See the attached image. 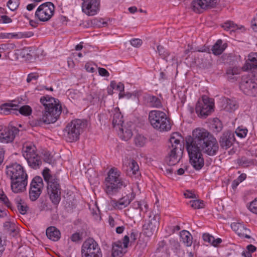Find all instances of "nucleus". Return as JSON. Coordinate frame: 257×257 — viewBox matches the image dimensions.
Listing matches in <instances>:
<instances>
[{"instance_id":"nucleus-51","label":"nucleus","mask_w":257,"mask_h":257,"mask_svg":"<svg viewBox=\"0 0 257 257\" xmlns=\"http://www.w3.org/2000/svg\"><path fill=\"white\" fill-rule=\"evenodd\" d=\"M92 24L98 27H101L106 25V22L102 19H95L92 21Z\"/></svg>"},{"instance_id":"nucleus-47","label":"nucleus","mask_w":257,"mask_h":257,"mask_svg":"<svg viewBox=\"0 0 257 257\" xmlns=\"http://www.w3.org/2000/svg\"><path fill=\"white\" fill-rule=\"evenodd\" d=\"M247 132L248 131L246 128L239 126L236 129L235 133L238 137L243 138L246 136Z\"/></svg>"},{"instance_id":"nucleus-41","label":"nucleus","mask_w":257,"mask_h":257,"mask_svg":"<svg viewBox=\"0 0 257 257\" xmlns=\"http://www.w3.org/2000/svg\"><path fill=\"white\" fill-rule=\"evenodd\" d=\"M238 164L243 167H248L254 163L253 160H250L245 157H241L237 160Z\"/></svg>"},{"instance_id":"nucleus-50","label":"nucleus","mask_w":257,"mask_h":257,"mask_svg":"<svg viewBox=\"0 0 257 257\" xmlns=\"http://www.w3.org/2000/svg\"><path fill=\"white\" fill-rule=\"evenodd\" d=\"M0 200H1L8 207H9L11 205V203L10 202L8 197L4 193L3 191L1 190H0Z\"/></svg>"},{"instance_id":"nucleus-38","label":"nucleus","mask_w":257,"mask_h":257,"mask_svg":"<svg viewBox=\"0 0 257 257\" xmlns=\"http://www.w3.org/2000/svg\"><path fill=\"white\" fill-rule=\"evenodd\" d=\"M240 70L237 67L229 68L227 69L226 75L228 79H233L235 75L239 73Z\"/></svg>"},{"instance_id":"nucleus-58","label":"nucleus","mask_w":257,"mask_h":257,"mask_svg":"<svg viewBox=\"0 0 257 257\" xmlns=\"http://www.w3.org/2000/svg\"><path fill=\"white\" fill-rule=\"evenodd\" d=\"M98 73L99 75L102 76L108 77L109 75V73L108 71L103 68H98Z\"/></svg>"},{"instance_id":"nucleus-57","label":"nucleus","mask_w":257,"mask_h":257,"mask_svg":"<svg viewBox=\"0 0 257 257\" xmlns=\"http://www.w3.org/2000/svg\"><path fill=\"white\" fill-rule=\"evenodd\" d=\"M170 242L171 244L172 248L173 249L177 250L180 249V244L177 241H176L174 239H172L170 240Z\"/></svg>"},{"instance_id":"nucleus-29","label":"nucleus","mask_w":257,"mask_h":257,"mask_svg":"<svg viewBox=\"0 0 257 257\" xmlns=\"http://www.w3.org/2000/svg\"><path fill=\"white\" fill-rule=\"evenodd\" d=\"M123 122V116L121 114V112L119 111V109L118 108H115L114 109L112 119V123L113 126L115 127L116 125L118 127L122 126Z\"/></svg>"},{"instance_id":"nucleus-2","label":"nucleus","mask_w":257,"mask_h":257,"mask_svg":"<svg viewBox=\"0 0 257 257\" xmlns=\"http://www.w3.org/2000/svg\"><path fill=\"white\" fill-rule=\"evenodd\" d=\"M40 101L44 107L40 121L46 124L55 122L61 113V106L57 101L58 100L49 96H46L42 97Z\"/></svg>"},{"instance_id":"nucleus-23","label":"nucleus","mask_w":257,"mask_h":257,"mask_svg":"<svg viewBox=\"0 0 257 257\" xmlns=\"http://www.w3.org/2000/svg\"><path fill=\"white\" fill-rule=\"evenodd\" d=\"M231 227L239 236L246 238H250V236L248 235V233L250 232L249 230L245 227L243 224L240 223L233 222L231 223Z\"/></svg>"},{"instance_id":"nucleus-19","label":"nucleus","mask_w":257,"mask_h":257,"mask_svg":"<svg viewBox=\"0 0 257 257\" xmlns=\"http://www.w3.org/2000/svg\"><path fill=\"white\" fill-rule=\"evenodd\" d=\"M188 153L190 162L192 166L197 170L201 169L204 166V159L202 157L200 150H187Z\"/></svg>"},{"instance_id":"nucleus-56","label":"nucleus","mask_w":257,"mask_h":257,"mask_svg":"<svg viewBox=\"0 0 257 257\" xmlns=\"http://www.w3.org/2000/svg\"><path fill=\"white\" fill-rule=\"evenodd\" d=\"M12 22V19L7 16L3 15L0 17V23L8 24Z\"/></svg>"},{"instance_id":"nucleus-25","label":"nucleus","mask_w":257,"mask_h":257,"mask_svg":"<svg viewBox=\"0 0 257 257\" xmlns=\"http://www.w3.org/2000/svg\"><path fill=\"white\" fill-rule=\"evenodd\" d=\"M144 98L146 104L149 106L157 108L162 106L160 99L155 96L147 94Z\"/></svg>"},{"instance_id":"nucleus-59","label":"nucleus","mask_w":257,"mask_h":257,"mask_svg":"<svg viewBox=\"0 0 257 257\" xmlns=\"http://www.w3.org/2000/svg\"><path fill=\"white\" fill-rule=\"evenodd\" d=\"M116 89H117L118 91H120V93L119 94V97L121 98L122 97L121 94V92L124 91V85L123 83L121 82H119L116 86L115 88Z\"/></svg>"},{"instance_id":"nucleus-39","label":"nucleus","mask_w":257,"mask_h":257,"mask_svg":"<svg viewBox=\"0 0 257 257\" xmlns=\"http://www.w3.org/2000/svg\"><path fill=\"white\" fill-rule=\"evenodd\" d=\"M146 142V138L141 135H137L134 138V143L137 147H143Z\"/></svg>"},{"instance_id":"nucleus-22","label":"nucleus","mask_w":257,"mask_h":257,"mask_svg":"<svg viewBox=\"0 0 257 257\" xmlns=\"http://www.w3.org/2000/svg\"><path fill=\"white\" fill-rule=\"evenodd\" d=\"M235 140L234 134L230 131L223 133L220 137L219 142L220 147L225 150L230 148Z\"/></svg>"},{"instance_id":"nucleus-28","label":"nucleus","mask_w":257,"mask_h":257,"mask_svg":"<svg viewBox=\"0 0 257 257\" xmlns=\"http://www.w3.org/2000/svg\"><path fill=\"white\" fill-rule=\"evenodd\" d=\"M47 237L53 240L57 241L60 237V232L54 226H50L46 229V232Z\"/></svg>"},{"instance_id":"nucleus-11","label":"nucleus","mask_w":257,"mask_h":257,"mask_svg":"<svg viewBox=\"0 0 257 257\" xmlns=\"http://www.w3.org/2000/svg\"><path fill=\"white\" fill-rule=\"evenodd\" d=\"M214 103L212 99L207 96H202L198 101L195 108L196 113L201 117H206L213 110Z\"/></svg>"},{"instance_id":"nucleus-43","label":"nucleus","mask_w":257,"mask_h":257,"mask_svg":"<svg viewBox=\"0 0 257 257\" xmlns=\"http://www.w3.org/2000/svg\"><path fill=\"white\" fill-rule=\"evenodd\" d=\"M212 129L214 133H218L222 129V125L221 122L218 119L214 120L212 124Z\"/></svg>"},{"instance_id":"nucleus-62","label":"nucleus","mask_w":257,"mask_h":257,"mask_svg":"<svg viewBox=\"0 0 257 257\" xmlns=\"http://www.w3.org/2000/svg\"><path fill=\"white\" fill-rule=\"evenodd\" d=\"M38 78V76L31 73L28 75V77L27 78V82L29 83L33 79L36 80Z\"/></svg>"},{"instance_id":"nucleus-60","label":"nucleus","mask_w":257,"mask_h":257,"mask_svg":"<svg viewBox=\"0 0 257 257\" xmlns=\"http://www.w3.org/2000/svg\"><path fill=\"white\" fill-rule=\"evenodd\" d=\"M184 195L186 198H196L195 194L193 193L192 191L189 190H186L184 193Z\"/></svg>"},{"instance_id":"nucleus-34","label":"nucleus","mask_w":257,"mask_h":257,"mask_svg":"<svg viewBox=\"0 0 257 257\" xmlns=\"http://www.w3.org/2000/svg\"><path fill=\"white\" fill-rule=\"evenodd\" d=\"M118 128L119 130V135H120V137L122 140L126 141L132 138L133 136V133L131 128L126 127H123L122 126H119Z\"/></svg>"},{"instance_id":"nucleus-54","label":"nucleus","mask_w":257,"mask_h":257,"mask_svg":"<svg viewBox=\"0 0 257 257\" xmlns=\"http://www.w3.org/2000/svg\"><path fill=\"white\" fill-rule=\"evenodd\" d=\"M130 43L133 46L139 47L142 45L143 42L140 39H133L130 41Z\"/></svg>"},{"instance_id":"nucleus-30","label":"nucleus","mask_w":257,"mask_h":257,"mask_svg":"<svg viewBox=\"0 0 257 257\" xmlns=\"http://www.w3.org/2000/svg\"><path fill=\"white\" fill-rule=\"evenodd\" d=\"M124 248L121 246V243L120 241H117L114 242L112 245V255L113 257H120L123 253L125 252L124 251Z\"/></svg>"},{"instance_id":"nucleus-37","label":"nucleus","mask_w":257,"mask_h":257,"mask_svg":"<svg viewBox=\"0 0 257 257\" xmlns=\"http://www.w3.org/2000/svg\"><path fill=\"white\" fill-rule=\"evenodd\" d=\"M248 60L251 63H247V69L251 70L252 68H257V53H254L252 55H249Z\"/></svg>"},{"instance_id":"nucleus-16","label":"nucleus","mask_w":257,"mask_h":257,"mask_svg":"<svg viewBox=\"0 0 257 257\" xmlns=\"http://www.w3.org/2000/svg\"><path fill=\"white\" fill-rule=\"evenodd\" d=\"M160 216L155 214L153 217L149 216L148 220L143 225L144 233L147 236H151L155 232H156L159 226Z\"/></svg>"},{"instance_id":"nucleus-52","label":"nucleus","mask_w":257,"mask_h":257,"mask_svg":"<svg viewBox=\"0 0 257 257\" xmlns=\"http://www.w3.org/2000/svg\"><path fill=\"white\" fill-rule=\"evenodd\" d=\"M203 239L206 242L212 244V242L214 241V237L209 233H204L202 235Z\"/></svg>"},{"instance_id":"nucleus-55","label":"nucleus","mask_w":257,"mask_h":257,"mask_svg":"<svg viewBox=\"0 0 257 257\" xmlns=\"http://www.w3.org/2000/svg\"><path fill=\"white\" fill-rule=\"evenodd\" d=\"M119 241L121 243V246H122L123 245L124 249H125L127 247L128 244L130 241L129 237L127 235H125L123 238L122 239V241Z\"/></svg>"},{"instance_id":"nucleus-31","label":"nucleus","mask_w":257,"mask_h":257,"mask_svg":"<svg viewBox=\"0 0 257 257\" xmlns=\"http://www.w3.org/2000/svg\"><path fill=\"white\" fill-rule=\"evenodd\" d=\"M32 50L30 47L24 48L22 50L15 51V54L20 56L26 60H31L32 58Z\"/></svg>"},{"instance_id":"nucleus-3","label":"nucleus","mask_w":257,"mask_h":257,"mask_svg":"<svg viewBox=\"0 0 257 257\" xmlns=\"http://www.w3.org/2000/svg\"><path fill=\"white\" fill-rule=\"evenodd\" d=\"M121 172L116 168H111L107 173L104 182V189L109 196L118 193L120 190L126 186V182L122 178Z\"/></svg>"},{"instance_id":"nucleus-4","label":"nucleus","mask_w":257,"mask_h":257,"mask_svg":"<svg viewBox=\"0 0 257 257\" xmlns=\"http://www.w3.org/2000/svg\"><path fill=\"white\" fill-rule=\"evenodd\" d=\"M181 139L182 136L177 132L173 133L171 136L165 159L166 163L169 166L177 164L182 157L184 146L181 143Z\"/></svg>"},{"instance_id":"nucleus-15","label":"nucleus","mask_w":257,"mask_h":257,"mask_svg":"<svg viewBox=\"0 0 257 257\" xmlns=\"http://www.w3.org/2000/svg\"><path fill=\"white\" fill-rule=\"evenodd\" d=\"M219 3V0H193L191 7L194 12L201 13L203 10L215 8Z\"/></svg>"},{"instance_id":"nucleus-12","label":"nucleus","mask_w":257,"mask_h":257,"mask_svg":"<svg viewBox=\"0 0 257 257\" xmlns=\"http://www.w3.org/2000/svg\"><path fill=\"white\" fill-rule=\"evenodd\" d=\"M240 88L247 95L255 96L257 94V79L254 76H243Z\"/></svg>"},{"instance_id":"nucleus-53","label":"nucleus","mask_w":257,"mask_h":257,"mask_svg":"<svg viewBox=\"0 0 257 257\" xmlns=\"http://www.w3.org/2000/svg\"><path fill=\"white\" fill-rule=\"evenodd\" d=\"M82 236L79 233H73L70 239L73 242H77L79 241H80L82 239Z\"/></svg>"},{"instance_id":"nucleus-45","label":"nucleus","mask_w":257,"mask_h":257,"mask_svg":"<svg viewBox=\"0 0 257 257\" xmlns=\"http://www.w3.org/2000/svg\"><path fill=\"white\" fill-rule=\"evenodd\" d=\"M130 171L132 172V173L134 175H138L139 174V166L137 163L134 161L132 160L129 166Z\"/></svg>"},{"instance_id":"nucleus-18","label":"nucleus","mask_w":257,"mask_h":257,"mask_svg":"<svg viewBox=\"0 0 257 257\" xmlns=\"http://www.w3.org/2000/svg\"><path fill=\"white\" fill-rule=\"evenodd\" d=\"M136 194L131 190L128 193L123 195L118 200L112 199L110 204L115 210H121L126 207L135 198Z\"/></svg>"},{"instance_id":"nucleus-36","label":"nucleus","mask_w":257,"mask_h":257,"mask_svg":"<svg viewBox=\"0 0 257 257\" xmlns=\"http://www.w3.org/2000/svg\"><path fill=\"white\" fill-rule=\"evenodd\" d=\"M221 27L225 30L230 31V34H231L232 32H234L239 29H241V28H239L237 25L235 24L232 21H227L224 23Z\"/></svg>"},{"instance_id":"nucleus-24","label":"nucleus","mask_w":257,"mask_h":257,"mask_svg":"<svg viewBox=\"0 0 257 257\" xmlns=\"http://www.w3.org/2000/svg\"><path fill=\"white\" fill-rule=\"evenodd\" d=\"M221 102L222 108L226 111H233L238 107V105L235 100L227 98H223Z\"/></svg>"},{"instance_id":"nucleus-27","label":"nucleus","mask_w":257,"mask_h":257,"mask_svg":"<svg viewBox=\"0 0 257 257\" xmlns=\"http://www.w3.org/2000/svg\"><path fill=\"white\" fill-rule=\"evenodd\" d=\"M221 40H218L215 44L212 46L211 51L215 55H219L222 53L227 46L226 43L222 44Z\"/></svg>"},{"instance_id":"nucleus-46","label":"nucleus","mask_w":257,"mask_h":257,"mask_svg":"<svg viewBox=\"0 0 257 257\" xmlns=\"http://www.w3.org/2000/svg\"><path fill=\"white\" fill-rule=\"evenodd\" d=\"M191 206L194 209L202 208L204 206L203 202L200 200H193L190 202Z\"/></svg>"},{"instance_id":"nucleus-26","label":"nucleus","mask_w":257,"mask_h":257,"mask_svg":"<svg viewBox=\"0 0 257 257\" xmlns=\"http://www.w3.org/2000/svg\"><path fill=\"white\" fill-rule=\"evenodd\" d=\"M18 106L12 103H5L0 106L1 113L7 115L11 113H17Z\"/></svg>"},{"instance_id":"nucleus-1","label":"nucleus","mask_w":257,"mask_h":257,"mask_svg":"<svg viewBox=\"0 0 257 257\" xmlns=\"http://www.w3.org/2000/svg\"><path fill=\"white\" fill-rule=\"evenodd\" d=\"M6 173L11 179V187L15 193H20L26 190L28 184V175L24 167L17 163L7 166Z\"/></svg>"},{"instance_id":"nucleus-17","label":"nucleus","mask_w":257,"mask_h":257,"mask_svg":"<svg viewBox=\"0 0 257 257\" xmlns=\"http://www.w3.org/2000/svg\"><path fill=\"white\" fill-rule=\"evenodd\" d=\"M43 187L42 178L40 176H36L33 178L31 183L29 191V197L32 201H36L42 193Z\"/></svg>"},{"instance_id":"nucleus-21","label":"nucleus","mask_w":257,"mask_h":257,"mask_svg":"<svg viewBox=\"0 0 257 257\" xmlns=\"http://www.w3.org/2000/svg\"><path fill=\"white\" fill-rule=\"evenodd\" d=\"M218 144L216 139L213 136H210L209 140L201 147L200 151L209 155H216L218 150Z\"/></svg>"},{"instance_id":"nucleus-64","label":"nucleus","mask_w":257,"mask_h":257,"mask_svg":"<svg viewBox=\"0 0 257 257\" xmlns=\"http://www.w3.org/2000/svg\"><path fill=\"white\" fill-rule=\"evenodd\" d=\"M251 23L252 29L257 32V14Z\"/></svg>"},{"instance_id":"nucleus-32","label":"nucleus","mask_w":257,"mask_h":257,"mask_svg":"<svg viewBox=\"0 0 257 257\" xmlns=\"http://www.w3.org/2000/svg\"><path fill=\"white\" fill-rule=\"evenodd\" d=\"M32 36L31 33H0V39H10L12 38H28Z\"/></svg>"},{"instance_id":"nucleus-13","label":"nucleus","mask_w":257,"mask_h":257,"mask_svg":"<svg viewBox=\"0 0 257 257\" xmlns=\"http://www.w3.org/2000/svg\"><path fill=\"white\" fill-rule=\"evenodd\" d=\"M54 10L55 6L52 3H45L38 7L35 13V16L40 21H48L53 16Z\"/></svg>"},{"instance_id":"nucleus-42","label":"nucleus","mask_w":257,"mask_h":257,"mask_svg":"<svg viewBox=\"0 0 257 257\" xmlns=\"http://www.w3.org/2000/svg\"><path fill=\"white\" fill-rule=\"evenodd\" d=\"M20 113L25 116L30 115L32 113V108L29 105H24L21 107L19 109L18 108V111Z\"/></svg>"},{"instance_id":"nucleus-7","label":"nucleus","mask_w":257,"mask_h":257,"mask_svg":"<svg viewBox=\"0 0 257 257\" xmlns=\"http://www.w3.org/2000/svg\"><path fill=\"white\" fill-rule=\"evenodd\" d=\"M149 119L152 126L160 132H167L171 130L170 120L163 111H151L149 114Z\"/></svg>"},{"instance_id":"nucleus-8","label":"nucleus","mask_w":257,"mask_h":257,"mask_svg":"<svg viewBox=\"0 0 257 257\" xmlns=\"http://www.w3.org/2000/svg\"><path fill=\"white\" fill-rule=\"evenodd\" d=\"M85 125L86 122L81 119H77L71 121L64 130V137L66 141L68 142L77 141Z\"/></svg>"},{"instance_id":"nucleus-9","label":"nucleus","mask_w":257,"mask_h":257,"mask_svg":"<svg viewBox=\"0 0 257 257\" xmlns=\"http://www.w3.org/2000/svg\"><path fill=\"white\" fill-rule=\"evenodd\" d=\"M23 156L27 160L29 166L36 169L42 164L40 157L36 153V147L32 144H26L22 150Z\"/></svg>"},{"instance_id":"nucleus-61","label":"nucleus","mask_w":257,"mask_h":257,"mask_svg":"<svg viewBox=\"0 0 257 257\" xmlns=\"http://www.w3.org/2000/svg\"><path fill=\"white\" fill-rule=\"evenodd\" d=\"M138 235V232L137 230H132L131 233L130 234L131 239L133 241H135L137 239Z\"/></svg>"},{"instance_id":"nucleus-33","label":"nucleus","mask_w":257,"mask_h":257,"mask_svg":"<svg viewBox=\"0 0 257 257\" xmlns=\"http://www.w3.org/2000/svg\"><path fill=\"white\" fill-rule=\"evenodd\" d=\"M180 237L187 246H190L192 244V236L191 233L187 230H182L180 232Z\"/></svg>"},{"instance_id":"nucleus-20","label":"nucleus","mask_w":257,"mask_h":257,"mask_svg":"<svg viewBox=\"0 0 257 257\" xmlns=\"http://www.w3.org/2000/svg\"><path fill=\"white\" fill-rule=\"evenodd\" d=\"M19 132L18 128L12 126L0 129V142L8 143L13 142Z\"/></svg>"},{"instance_id":"nucleus-48","label":"nucleus","mask_w":257,"mask_h":257,"mask_svg":"<svg viewBox=\"0 0 257 257\" xmlns=\"http://www.w3.org/2000/svg\"><path fill=\"white\" fill-rule=\"evenodd\" d=\"M157 51L159 55L163 58L167 57L169 55L168 52L166 51L162 46L159 45L157 46Z\"/></svg>"},{"instance_id":"nucleus-49","label":"nucleus","mask_w":257,"mask_h":257,"mask_svg":"<svg viewBox=\"0 0 257 257\" xmlns=\"http://www.w3.org/2000/svg\"><path fill=\"white\" fill-rule=\"evenodd\" d=\"M248 209L252 213L257 214V198L250 203Z\"/></svg>"},{"instance_id":"nucleus-40","label":"nucleus","mask_w":257,"mask_h":257,"mask_svg":"<svg viewBox=\"0 0 257 257\" xmlns=\"http://www.w3.org/2000/svg\"><path fill=\"white\" fill-rule=\"evenodd\" d=\"M4 227L10 234L14 233L17 231L15 224L10 221H7L4 223Z\"/></svg>"},{"instance_id":"nucleus-44","label":"nucleus","mask_w":257,"mask_h":257,"mask_svg":"<svg viewBox=\"0 0 257 257\" xmlns=\"http://www.w3.org/2000/svg\"><path fill=\"white\" fill-rule=\"evenodd\" d=\"M19 5L20 0H9L7 3V6L12 11L16 10Z\"/></svg>"},{"instance_id":"nucleus-35","label":"nucleus","mask_w":257,"mask_h":257,"mask_svg":"<svg viewBox=\"0 0 257 257\" xmlns=\"http://www.w3.org/2000/svg\"><path fill=\"white\" fill-rule=\"evenodd\" d=\"M15 201L20 213L23 215L26 214L28 209L26 203L19 197H17Z\"/></svg>"},{"instance_id":"nucleus-14","label":"nucleus","mask_w":257,"mask_h":257,"mask_svg":"<svg viewBox=\"0 0 257 257\" xmlns=\"http://www.w3.org/2000/svg\"><path fill=\"white\" fill-rule=\"evenodd\" d=\"M148 205L144 201H135L133 202L125 212V214L130 218L140 219L142 212L147 211Z\"/></svg>"},{"instance_id":"nucleus-5","label":"nucleus","mask_w":257,"mask_h":257,"mask_svg":"<svg viewBox=\"0 0 257 257\" xmlns=\"http://www.w3.org/2000/svg\"><path fill=\"white\" fill-rule=\"evenodd\" d=\"M42 175L47 184V192L54 204H58L61 200V186L60 179L56 174H51L50 170L45 168Z\"/></svg>"},{"instance_id":"nucleus-6","label":"nucleus","mask_w":257,"mask_h":257,"mask_svg":"<svg viewBox=\"0 0 257 257\" xmlns=\"http://www.w3.org/2000/svg\"><path fill=\"white\" fill-rule=\"evenodd\" d=\"M212 135L204 128H197L192 133V136L186 139L187 150H200L201 147L209 140Z\"/></svg>"},{"instance_id":"nucleus-63","label":"nucleus","mask_w":257,"mask_h":257,"mask_svg":"<svg viewBox=\"0 0 257 257\" xmlns=\"http://www.w3.org/2000/svg\"><path fill=\"white\" fill-rule=\"evenodd\" d=\"M166 245V243L164 241H162L160 242L158 244V247L157 248V250L160 251H163V248L165 247Z\"/></svg>"},{"instance_id":"nucleus-10","label":"nucleus","mask_w":257,"mask_h":257,"mask_svg":"<svg viewBox=\"0 0 257 257\" xmlns=\"http://www.w3.org/2000/svg\"><path fill=\"white\" fill-rule=\"evenodd\" d=\"M81 252L82 257H102L101 249L92 238H87L83 243Z\"/></svg>"}]
</instances>
